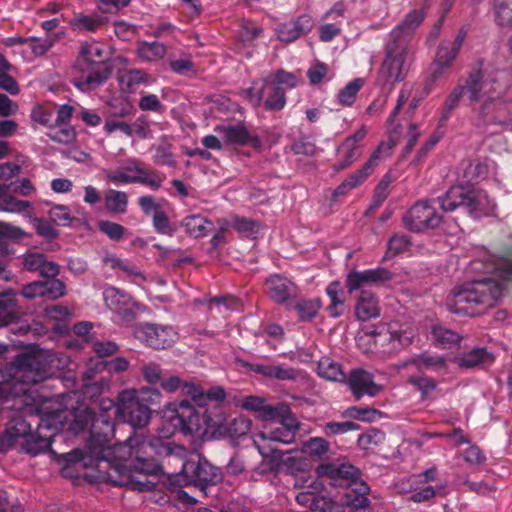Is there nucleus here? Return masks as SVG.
<instances>
[{"mask_svg":"<svg viewBox=\"0 0 512 512\" xmlns=\"http://www.w3.org/2000/svg\"><path fill=\"white\" fill-rule=\"evenodd\" d=\"M431 339L436 347L451 349L459 346L462 337L456 331L443 325H433L431 328Z\"/></svg>","mask_w":512,"mask_h":512,"instance_id":"obj_28","label":"nucleus"},{"mask_svg":"<svg viewBox=\"0 0 512 512\" xmlns=\"http://www.w3.org/2000/svg\"><path fill=\"white\" fill-rule=\"evenodd\" d=\"M186 233L194 238L206 236L214 227L213 223L201 215H190L182 220Z\"/></svg>","mask_w":512,"mask_h":512,"instance_id":"obj_33","label":"nucleus"},{"mask_svg":"<svg viewBox=\"0 0 512 512\" xmlns=\"http://www.w3.org/2000/svg\"><path fill=\"white\" fill-rule=\"evenodd\" d=\"M414 334L408 328L399 327L397 324L384 326L378 333L377 343L387 345L385 349L388 353H397L401 349L410 345Z\"/></svg>","mask_w":512,"mask_h":512,"instance_id":"obj_19","label":"nucleus"},{"mask_svg":"<svg viewBox=\"0 0 512 512\" xmlns=\"http://www.w3.org/2000/svg\"><path fill=\"white\" fill-rule=\"evenodd\" d=\"M346 380L357 400L364 396L375 397L383 390V386L374 381L373 374L362 368L352 369Z\"/></svg>","mask_w":512,"mask_h":512,"instance_id":"obj_18","label":"nucleus"},{"mask_svg":"<svg viewBox=\"0 0 512 512\" xmlns=\"http://www.w3.org/2000/svg\"><path fill=\"white\" fill-rule=\"evenodd\" d=\"M270 78V76L265 78V96L262 104L267 110L278 111L283 109L286 104L285 90L272 84Z\"/></svg>","mask_w":512,"mask_h":512,"instance_id":"obj_30","label":"nucleus"},{"mask_svg":"<svg viewBox=\"0 0 512 512\" xmlns=\"http://www.w3.org/2000/svg\"><path fill=\"white\" fill-rule=\"evenodd\" d=\"M166 51V46L163 43L157 41L141 42L137 46L136 54L140 59L152 62L162 59Z\"/></svg>","mask_w":512,"mask_h":512,"instance_id":"obj_37","label":"nucleus"},{"mask_svg":"<svg viewBox=\"0 0 512 512\" xmlns=\"http://www.w3.org/2000/svg\"><path fill=\"white\" fill-rule=\"evenodd\" d=\"M392 273L386 268L352 270L347 274L346 287L350 294L360 291L355 306V315L360 321H368L380 314L378 299L368 288L379 286L392 280Z\"/></svg>","mask_w":512,"mask_h":512,"instance_id":"obj_5","label":"nucleus"},{"mask_svg":"<svg viewBox=\"0 0 512 512\" xmlns=\"http://www.w3.org/2000/svg\"><path fill=\"white\" fill-rule=\"evenodd\" d=\"M53 359L46 351H35L18 355L13 361L16 383L20 388L16 393L27 392V386L37 384L51 377L54 373L52 367Z\"/></svg>","mask_w":512,"mask_h":512,"instance_id":"obj_7","label":"nucleus"},{"mask_svg":"<svg viewBox=\"0 0 512 512\" xmlns=\"http://www.w3.org/2000/svg\"><path fill=\"white\" fill-rule=\"evenodd\" d=\"M103 299L106 306L117 314L124 322H131L144 308L124 291L109 286L103 291Z\"/></svg>","mask_w":512,"mask_h":512,"instance_id":"obj_13","label":"nucleus"},{"mask_svg":"<svg viewBox=\"0 0 512 512\" xmlns=\"http://www.w3.org/2000/svg\"><path fill=\"white\" fill-rule=\"evenodd\" d=\"M48 215L51 221L58 226H67L74 220L69 207L61 204L51 207Z\"/></svg>","mask_w":512,"mask_h":512,"instance_id":"obj_52","label":"nucleus"},{"mask_svg":"<svg viewBox=\"0 0 512 512\" xmlns=\"http://www.w3.org/2000/svg\"><path fill=\"white\" fill-rule=\"evenodd\" d=\"M258 437L264 441L269 440L288 444L293 441L294 433L290 427L281 423L278 427L272 428L268 432H261Z\"/></svg>","mask_w":512,"mask_h":512,"instance_id":"obj_47","label":"nucleus"},{"mask_svg":"<svg viewBox=\"0 0 512 512\" xmlns=\"http://www.w3.org/2000/svg\"><path fill=\"white\" fill-rule=\"evenodd\" d=\"M321 307V301L318 298L312 299H299L295 305L294 310L301 321H310L316 317Z\"/></svg>","mask_w":512,"mask_h":512,"instance_id":"obj_44","label":"nucleus"},{"mask_svg":"<svg viewBox=\"0 0 512 512\" xmlns=\"http://www.w3.org/2000/svg\"><path fill=\"white\" fill-rule=\"evenodd\" d=\"M359 425L353 421L344 422H328L326 424V432L329 435L344 434L352 430H357Z\"/></svg>","mask_w":512,"mask_h":512,"instance_id":"obj_62","label":"nucleus"},{"mask_svg":"<svg viewBox=\"0 0 512 512\" xmlns=\"http://www.w3.org/2000/svg\"><path fill=\"white\" fill-rule=\"evenodd\" d=\"M367 178L368 176L361 169L351 173L334 189L332 198L336 200L340 196H345L349 191L362 184Z\"/></svg>","mask_w":512,"mask_h":512,"instance_id":"obj_42","label":"nucleus"},{"mask_svg":"<svg viewBox=\"0 0 512 512\" xmlns=\"http://www.w3.org/2000/svg\"><path fill=\"white\" fill-rule=\"evenodd\" d=\"M394 145L393 141L380 142L376 149L371 153L367 162L362 166L361 170L369 176L382 160L390 157Z\"/></svg>","mask_w":512,"mask_h":512,"instance_id":"obj_35","label":"nucleus"},{"mask_svg":"<svg viewBox=\"0 0 512 512\" xmlns=\"http://www.w3.org/2000/svg\"><path fill=\"white\" fill-rule=\"evenodd\" d=\"M318 374L327 380L342 382L346 380L341 365L329 358H323L318 363Z\"/></svg>","mask_w":512,"mask_h":512,"instance_id":"obj_39","label":"nucleus"},{"mask_svg":"<svg viewBox=\"0 0 512 512\" xmlns=\"http://www.w3.org/2000/svg\"><path fill=\"white\" fill-rule=\"evenodd\" d=\"M180 476L185 485L198 486L204 494H207L208 485L217 484L221 479L218 469L199 455L183 463Z\"/></svg>","mask_w":512,"mask_h":512,"instance_id":"obj_10","label":"nucleus"},{"mask_svg":"<svg viewBox=\"0 0 512 512\" xmlns=\"http://www.w3.org/2000/svg\"><path fill=\"white\" fill-rule=\"evenodd\" d=\"M511 74L507 69L495 67L490 62L479 61L468 72L466 78H460L457 85L444 100L439 122L445 123L461 99L467 95L471 102L482 100L479 107L472 110L473 125L482 132H487V125L478 124L480 111L485 105L489 111L493 108L495 101L504 96L510 86Z\"/></svg>","mask_w":512,"mask_h":512,"instance_id":"obj_3","label":"nucleus"},{"mask_svg":"<svg viewBox=\"0 0 512 512\" xmlns=\"http://www.w3.org/2000/svg\"><path fill=\"white\" fill-rule=\"evenodd\" d=\"M405 227L413 232H422L435 228L441 222V216L430 203L423 201L412 206L403 216Z\"/></svg>","mask_w":512,"mask_h":512,"instance_id":"obj_17","label":"nucleus"},{"mask_svg":"<svg viewBox=\"0 0 512 512\" xmlns=\"http://www.w3.org/2000/svg\"><path fill=\"white\" fill-rule=\"evenodd\" d=\"M215 131L229 144L240 146L251 145L253 147L259 146L260 144L258 137L251 134L242 124L218 125Z\"/></svg>","mask_w":512,"mask_h":512,"instance_id":"obj_21","label":"nucleus"},{"mask_svg":"<svg viewBox=\"0 0 512 512\" xmlns=\"http://www.w3.org/2000/svg\"><path fill=\"white\" fill-rule=\"evenodd\" d=\"M313 510L319 512H342V504L321 493L313 504Z\"/></svg>","mask_w":512,"mask_h":512,"instance_id":"obj_59","label":"nucleus"},{"mask_svg":"<svg viewBox=\"0 0 512 512\" xmlns=\"http://www.w3.org/2000/svg\"><path fill=\"white\" fill-rule=\"evenodd\" d=\"M31 207V203L25 200L16 199L13 196H6L0 202V211L10 213H21Z\"/></svg>","mask_w":512,"mask_h":512,"instance_id":"obj_56","label":"nucleus"},{"mask_svg":"<svg viewBox=\"0 0 512 512\" xmlns=\"http://www.w3.org/2000/svg\"><path fill=\"white\" fill-rule=\"evenodd\" d=\"M117 410L124 421L134 428H141L148 424L151 410L138 398L134 389L124 390L119 393Z\"/></svg>","mask_w":512,"mask_h":512,"instance_id":"obj_11","label":"nucleus"},{"mask_svg":"<svg viewBox=\"0 0 512 512\" xmlns=\"http://www.w3.org/2000/svg\"><path fill=\"white\" fill-rule=\"evenodd\" d=\"M22 264L27 271L38 272L45 278L57 277L60 272L57 263L48 261L44 254L38 252L24 254L22 256Z\"/></svg>","mask_w":512,"mask_h":512,"instance_id":"obj_22","label":"nucleus"},{"mask_svg":"<svg viewBox=\"0 0 512 512\" xmlns=\"http://www.w3.org/2000/svg\"><path fill=\"white\" fill-rule=\"evenodd\" d=\"M337 152L341 156V160L334 166V170L339 172L349 167L354 161H356L362 151L359 145L351 144L344 140L338 147Z\"/></svg>","mask_w":512,"mask_h":512,"instance_id":"obj_38","label":"nucleus"},{"mask_svg":"<svg viewBox=\"0 0 512 512\" xmlns=\"http://www.w3.org/2000/svg\"><path fill=\"white\" fill-rule=\"evenodd\" d=\"M243 96L254 107L262 105L265 96V78L255 81L252 85L243 90Z\"/></svg>","mask_w":512,"mask_h":512,"instance_id":"obj_51","label":"nucleus"},{"mask_svg":"<svg viewBox=\"0 0 512 512\" xmlns=\"http://www.w3.org/2000/svg\"><path fill=\"white\" fill-rule=\"evenodd\" d=\"M115 273L124 279L130 280L132 283L141 285L146 281L145 275L132 263L121 260Z\"/></svg>","mask_w":512,"mask_h":512,"instance_id":"obj_48","label":"nucleus"},{"mask_svg":"<svg viewBox=\"0 0 512 512\" xmlns=\"http://www.w3.org/2000/svg\"><path fill=\"white\" fill-rule=\"evenodd\" d=\"M467 30L462 27L454 40H444L440 43L434 62L431 77L434 81L442 77L449 70L463 45Z\"/></svg>","mask_w":512,"mask_h":512,"instance_id":"obj_14","label":"nucleus"},{"mask_svg":"<svg viewBox=\"0 0 512 512\" xmlns=\"http://www.w3.org/2000/svg\"><path fill=\"white\" fill-rule=\"evenodd\" d=\"M369 491L368 485L360 481L356 486H354L350 491H346L342 499L344 503L350 508L355 509H370V501L367 498V494Z\"/></svg>","mask_w":512,"mask_h":512,"instance_id":"obj_31","label":"nucleus"},{"mask_svg":"<svg viewBox=\"0 0 512 512\" xmlns=\"http://www.w3.org/2000/svg\"><path fill=\"white\" fill-rule=\"evenodd\" d=\"M44 288V296L50 297L52 299H58L65 295L66 287L65 284L54 277L52 280L43 281Z\"/></svg>","mask_w":512,"mask_h":512,"instance_id":"obj_60","label":"nucleus"},{"mask_svg":"<svg viewBox=\"0 0 512 512\" xmlns=\"http://www.w3.org/2000/svg\"><path fill=\"white\" fill-rule=\"evenodd\" d=\"M182 395L190 397L198 406H202L205 402V393L203 389L194 382H182Z\"/></svg>","mask_w":512,"mask_h":512,"instance_id":"obj_58","label":"nucleus"},{"mask_svg":"<svg viewBox=\"0 0 512 512\" xmlns=\"http://www.w3.org/2000/svg\"><path fill=\"white\" fill-rule=\"evenodd\" d=\"M413 363L419 370H430L439 375L448 373L447 359L439 355L421 354L414 358Z\"/></svg>","mask_w":512,"mask_h":512,"instance_id":"obj_32","label":"nucleus"},{"mask_svg":"<svg viewBox=\"0 0 512 512\" xmlns=\"http://www.w3.org/2000/svg\"><path fill=\"white\" fill-rule=\"evenodd\" d=\"M315 473L318 478L328 477L330 484L335 487L350 488L360 483L358 481L359 470L353 465L339 460L320 464L315 469Z\"/></svg>","mask_w":512,"mask_h":512,"instance_id":"obj_15","label":"nucleus"},{"mask_svg":"<svg viewBox=\"0 0 512 512\" xmlns=\"http://www.w3.org/2000/svg\"><path fill=\"white\" fill-rule=\"evenodd\" d=\"M493 11L499 26H512V0H493Z\"/></svg>","mask_w":512,"mask_h":512,"instance_id":"obj_45","label":"nucleus"},{"mask_svg":"<svg viewBox=\"0 0 512 512\" xmlns=\"http://www.w3.org/2000/svg\"><path fill=\"white\" fill-rule=\"evenodd\" d=\"M16 318V304L11 298L0 299V327L9 325Z\"/></svg>","mask_w":512,"mask_h":512,"instance_id":"obj_55","label":"nucleus"},{"mask_svg":"<svg viewBox=\"0 0 512 512\" xmlns=\"http://www.w3.org/2000/svg\"><path fill=\"white\" fill-rule=\"evenodd\" d=\"M475 273L491 274L454 287L445 300L449 312L457 315H474L478 308L494 306L502 296L504 283L512 281V255H494L483 251L479 258L469 264Z\"/></svg>","mask_w":512,"mask_h":512,"instance_id":"obj_2","label":"nucleus"},{"mask_svg":"<svg viewBox=\"0 0 512 512\" xmlns=\"http://www.w3.org/2000/svg\"><path fill=\"white\" fill-rule=\"evenodd\" d=\"M106 60L105 51L96 43H82L74 68L86 73L73 79V85L80 91H90L104 83L111 70L103 66Z\"/></svg>","mask_w":512,"mask_h":512,"instance_id":"obj_6","label":"nucleus"},{"mask_svg":"<svg viewBox=\"0 0 512 512\" xmlns=\"http://www.w3.org/2000/svg\"><path fill=\"white\" fill-rule=\"evenodd\" d=\"M106 178L114 185L138 183L157 191L162 187L165 176L156 170L145 168L137 159H128L119 169L107 170Z\"/></svg>","mask_w":512,"mask_h":512,"instance_id":"obj_9","label":"nucleus"},{"mask_svg":"<svg viewBox=\"0 0 512 512\" xmlns=\"http://www.w3.org/2000/svg\"><path fill=\"white\" fill-rule=\"evenodd\" d=\"M265 285L268 296L280 305L288 303L297 294V286L290 279L279 274L269 276Z\"/></svg>","mask_w":512,"mask_h":512,"instance_id":"obj_20","label":"nucleus"},{"mask_svg":"<svg viewBox=\"0 0 512 512\" xmlns=\"http://www.w3.org/2000/svg\"><path fill=\"white\" fill-rule=\"evenodd\" d=\"M51 445L50 439L46 436L28 434L25 436L24 449L33 456L46 451Z\"/></svg>","mask_w":512,"mask_h":512,"instance_id":"obj_50","label":"nucleus"},{"mask_svg":"<svg viewBox=\"0 0 512 512\" xmlns=\"http://www.w3.org/2000/svg\"><path fill=\"white\" fill-rule=\"evenodd\" d=\"M410 245L411 242L408 236L395 234L388 241L386 256L390 258L399 253L405 252L409 249Z\"/></svg>","mask_w":512,"mask_h":512,"instance_id":"obj_53","label":"nucleus"},{"mask_svg":"<svg viewBox=\"0 0 512 512\" xmlns=\"http://www.w3.org/2000/svg\"><path fill=\"white\" fill-rule=\"evenodd\" d=\"M313 26V19L304 14L294 21L282 24L277 30V36L280 41L292 42L311 31Z\"/></svg>","mask_w":512,"mask_h":512,"instance_id":"obj_23","label":"nucleus"},{"mask_svg":"<svg viewBox=\"0 0 512 512\" xmlns=\"http://www.w3.org/2000/svg\"><path fill=\"white\" fill-rule=\"evenodd\" d=\"M105 207L113 214H124L127 212L128 195L124 191L109 189L105 193Z\"/></svg>","mask_w":512,"mask_h":512,"instance_id":"obj_36","label":"nucleus"},{"mask_svg":"<svg viewBox=\"0 0 512 512\" xmlns=\"http://www.w3.org/2000/svg\"><path fill=\"white\" fill-rule=\"evenodd\" d=\"M135 337L154 349H166L176 340L177 333L171 326L140 323L134 328Z\"/></svg>","mask_w":512,"mask_h":512,"instance_id":"obj_16","label":"nucleus"},{"mask_svg":"<svg viewBox=\"0 0 512 512\" xmlns=\"http://www.w3.org/2000/svg\"><path fill=\"white\" fill-rule=\"evenodd\" d=\"M105 21V17L99 14L77 13L69 20V25L77 33H95Z\"/></svg>","mask_w":512,"mask_h":512,"instance_id":"obj_27","label":"nucleus"},{"mask_svg":"<svg viewBox=\"0 0 512 512\" xmlns=\"http://www.w3.org/2000/svg\"><path fill=\"white\" fill-rule=\"evenodd\" d=\"M494 360V355L484 347L473 348L455 359L458 366L464 369H483L490 366Z\"/></svg>","mask_w":512,"mask_h":512,"instance_id":"obj_24","label":"nucleus"},{"mask_svg":"<svg viewBox=\"0 0 512 512\" xmlns=\"http://www.w3.org/2000/svg\"><path fill=\"white\" fill-rule=\"evenodd\" d=\"M122 90L131 92L135 87L148 82V75L140 69H131L118 77Z\"/></svg>","mask_w":512,"mask_h":512,"instance_id":"obj_41","label":"nucleus"},{"mask_svg":"<svg viewBox=\"0 0 512 512\" xmlns=\"http://www.w3.org/2000/svg\"><path fill=\"white\" fill-rule=\"evenodd\" d=\"M242 408L246 410L257 411L264 419H274L278 415V411L275 407L265 405L262 398L257 396L245 397L242 401Z\"/></svg>","mask_w":512,"mask_h":512,"instance_id":"obj_40","label":"nucleus"},{"mask_svg":"<svg viewBox=\"0 0 512 512\" xmlns=\"http://www.w3.org/2000/svg\"><path fill=\"white\" fill-rule=\"evenodd\" d=\"M56 35L46 34L44 37L30 36L25 38L23 52L29 53L30 58L45 55L56 43Z\"/></svg>","mask_w":512,"mask_h":512,"instance_id":"obj_29","label":"nucleus"},{"mask_svg":"<svg viewBox=\"0 0 512 512\" xmlns=\"http://www.w3.org/2000/svg\"><path fill=\"white\" fill-rule=\"evenodd\" d=\"M437 202L445 212H453L462 207L474 217L488 215L495 208L494 200L485 191L463 186L451 187Z\"/></svg>","mask_w":512,"mask_h":512,"instance_id":"obj_8","label":"nucleus"},{"mask_svg":"<svg viewBox=\"0 0 512 512\" xmlns=\"http://www.w3.org/2000/svg\"><path fill=\"white\" fill-rule=\"evenodd\" d=\"M251 428V421L244 416H237L226 423L225 433L230 438H239L246 435Z\"/></svg>","mask_w":512,"mask_h":512,"instance_id":"obj_49","label":"nucleus"},{"mask_svg":"<svg viewBox=\"0 0 512 512\" xmlns=\"http://www.w3.org/2000/svg\"><path fill=\"white\" fill-rule=\"evenodd\" d=\"M138 205L142 212L146 215H154L162 211L160 203H158L155 197L152 195H143L139 197Z\"/></svg>","mask_w":512,"mask_h":512,"instance_id":"obj_63","label":"nucleus"},{"mask_svg":"<svg viewBox=\"0 0 512 512\" xmlns=\"http://www.w3.org/2000/svg\"><path fill=\"white\" fill-rule=\"evenodd\" d=\"M502 97L495 101L491 111L487 105L480 111L478 124L487 125L489 133L512 131V101H503Z\"/></svg>","mask_w":512,"mask_h":512,"instance_id":"obj_12","label":"nucleus"},{"mask_svg":"<svg viewBox=\"0 0 512 512\" xmlns=\"http://www.w3.org/2000/svg\"><path fill=\"white\" fill-rule=\"evenodd\" d=\"M154 229L164 235H172L174 230L170 224L169 218L164 211L153 215L152 219Z\"/></svg>","mask_w":512,"mask_h":512,"instance_id":"obj_61","label":"nucleus"},{"mask_svg":"<svg viewBox=\"0 0 512 512\" xmlns=\"http://www.w3.org/2000/svg\"><path fill=\"white\" fill-rule=\"evenodd\" d=\"M163 420L168 427L160 430V435L147 437L134 433L125 442L107 446L115 433L111 414H96L85 407L74 414L70 429L79 433L89 429V453L96 458L99 471L107 468L105 480L115 486H129L133 490L147 491L154 485L142 479L157 474L160 466L154 456L164 448L162 439H168L175 432L192 435L203 430L206 419L187 400L170 403L164 410Z\"/></svg>","mask_w":512,"mask_h":512,"instance_id":"obj_1","label":"nucleus"},{"mask_svg":"<svg viewBox=\"0 0 512 512\" xmlns=\"http://www.w3.org/2000/svg\"><path fill=\"white\" fill-rule=\"evenodd\" d=\"M423 19L422 10H413L390 32L378 72L377 81L380 85L392 87L406 78L414 59V49L409 39Z\"/></svg>","mask_w":512,"mask_h":512,"instance_id":"obj_4","label":"nucleus"},{"mask_svg":"<svg viewBox=\"0 0 512 512\" xmlns=\"http://www.w3.org/2000/svg\"><path fill=\"white\" fill-rule=\"evenodd\" d=\"M253 371L269 379L280 381H295L300 376V371L285 364H257Z\"/></svg>","mask_w":512,"mask_h":512,"instance_id":"obj_25","label":"nucleus"},{"mask_svg":"<svg viewBox=\"0 0 512 512\" xmlns=\"http://www.w3.org/2000/svg\"><path fill=\"white\" fill-rule=\"evenodd\" d=\"M324 484L320 479L312 480L307 486H305V490L299 492L296 495V501L303 506L310 507L313 510V504L317 500L319 494L323 492Z\"/></svg>","mask_w":512,"mask_h":512,"instance_id":"obj_43","label":"nucleus"},{"mask_svg":"<svg viewBox=\"0 0 512 512\" xmlns=\"http://www.w3.org/2000/svg\"><path fill=\"white\" fill-rule=\"evenodd\" d=\"M364 85V79L355 78L347 83L337 95L338 102L343 106H351L356 99V96L360 89Z\"/></svg>","mask_w":512,"mask_h":512,"instance_id":"obj_46","label":"nucleus"},{"mask_svg":"<svg viewBox=\"0 0 512 512\" xmlns=\"http://www.w3.org/2000/svg\"><path fill=\"white\" fill-rule=\"evenodd\" d=\"M98 228L108 238L115 241L120 240L125 234V228L122 225L109 220L99 221Z\"/></svg>","mask_w":512,"mask_h":512,"instance_id":"obj_57","label":"nucleus"},{"mask_svg":"<svg viewBox=\"0 0 512 512\" xmlns=\"http://www.w3.org/2000/svg\"><path fill=\"white\" fill-rule=\"evenodd\" d=\"M498 166L492 160H473L465 169V176L468 181H480L486 179H493L498 181Z\"/></svg>","mask_w":512,"mask_h":512,"instance_id":"obj_26","label":"nucleus"},{"mask_svg":"<svg viewBox=\"0 0 512 512\" xmlns=\"http://www.w3.org/2000/svg\"><path fill=\"white\" fill-rule=\"evenodd\" d=\"M106 364L103 361L91 362L83 373V379L87 382L85 384L84 394L93 397L102 392L104 383L101 380L95 379V374L105 368Z\"/></svg>","mask_w":512,"mask_h":512,"instance_id":"obj_34","label":"nucleus"},{"mask_svg":"<svg viewBox=\"0 0 512 512\" xmlns=\"http://www.w3.org/2000/svg\"><path fill=\"white\" fill-rule=\"evenodd\" d=\"M231 225L244 237H253L259 231L257 222L244 217H234Z\"/></svg>","mask_w":512,"mask_h":512,"instance_id":"obj_54","label":"nucleus"},{"mask_svg":"<svg viewBox=\"0 0 512 512\" xmlns=\"http://www.w3.org/2000/svg\"><path fill=\"white\" fill-rule=\"evenodd\" d=\"M139 108L142 111L161 112L163 105L155 94L143 95L139 100Z\"/></svg>","mask_w":512,"mask_h":512,"instance_id":"obj_64","label":"nucleus"}]
</instances>
